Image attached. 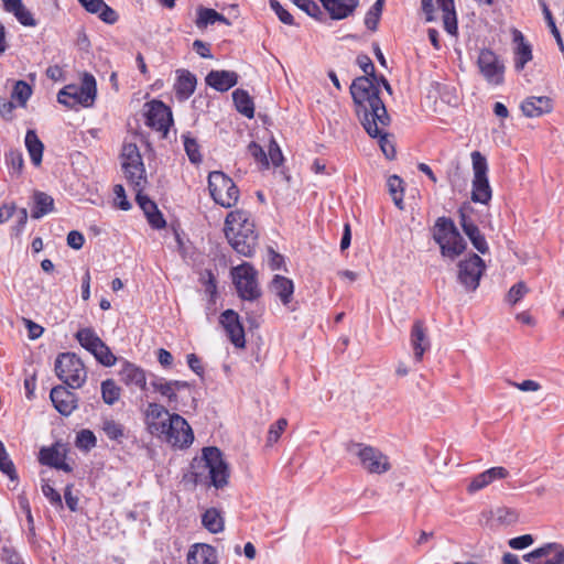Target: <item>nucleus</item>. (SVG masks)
<instances>
[{"label":"nucleus","instance_id":"f257e3e1","mask_svg":"<svg viewBox=\"0 0 564 564\" xmlns=\"http://www.w3.org/2000/svg\"><path fill=\"white\" fill-rule=\"evenodd\" d=\"M350 94L356 115L366 132L371 138H379L380 148L387 159H394V144L383 132L390 123V117L381 98L376 96L372 85L366 78H356L350 85Z\"/></svg>","mask_w":564,"mask_h":564},{"label":"nucleus","instance_id":"f03ea898","mask_svg":"<svg viewBox=\"0 0 564 564\" xmlns=\"http://www.w3.org/2000/svg\"><path fill=\"white\" fill-rule=\"evenodd\" d=\"M433 239L440 246L441 254L451 260L456 259L466 249V241L454 221L447 217L436 219L433 227Z\"/></svg>","mask_w":564,"mask_h":564},{"label":"nucleus","instance_id":"7ed1b4c3","mask_svg":"<svg viewBox=\"0 0 564 564\" xmlns=\"http://www.w3.org/2000/svg\"><path fill=\"white\" fill-rule=\"evenodd\" d=\"M347 453L356 457L359 465L369 474L381 475L391 469L389 457L379 448L358 442L346 444Z\"/></svg>","mask_w":564,"mask_h":564},{"label":"nucleus","instance_id":"20e7f679","mask_svg":"<svg viewBox=\"0 0 564 564\" xmlns=\"http://www.w3.org/2000/svg\"><path fill=\"white\" fill-rule=\"evenodd\" d=\"M97 84L95 77L84 73L80 86L67 85L57 95L59 104L74 108L77 105L90 107L96 98Z\"/></svg>","mask_w":564,"mask_h":564},{"label":"nucleus","instance_id":"39448f33","mask_svg":"<svg viewBox=\"0 0 564 564\" xmlns=\"http://www.w3.org/2000/svg\"><path fill=\"white\" fill-rule=\"evenodd\" d=\"M55 373L67 387L80 388L87 378L83 361L73 352L59 354L55 360Z\"/></svg>","mask_w":564,"mask_h":564},{"label":"nucleus","instance_id":"423d86ee","mask_svg":"<svg viewBox=\"0 0 564 564\" xmlns=\"http://www.w3.org/2000/svg\"><path fill=\"white\" fill-rule=\"evenodd\" d=\"M208 189L214 202L225 208L234 207L239 199V189L234 181L221 171L208 175Z\"/></svg>","mask_w":564,"mask_h":564},{"label":"nucleus","instance_id":"0eeeda50","mask_svg":"<svg viewBox=\"0 0 564 564\" xmlns=\"http://www.w3.org/2000/svg\"><path fill=\"white\" fill-rule=\"evenodd\" d=\"M121 167L131 186L145 187L148 180L142 156L134 143H124L121 150Z\"/></svg>","mask_w":564,"mask_h":564},{"label":"nucleus","instance_id":"6e6552de","mask_svg":"<svg viewBox=\"0 0 564 564\" xmlns=\"http://www.w3.org/2000/svg\"><path fill=\"white\" fill-rule=\"evenodd\" d=\"M231 276L238 295L242 300L254 301L261 296L258 283V271L249 262H243L231 269Z\"/></svg>","mask_w":564,"mask_h":564},{"label":"nucleus","instance_id":"1a4fd4ad","mask_svg":"<svg viewBox=\"0 0 564 564\" xmlns=\"http://www.w3.org/2000/svg\"><path fill=\"white\" fill-rule=\"evenodd\" d=\"M473 163V189L471 200L480 204H488L491 199L492 191L488 181V164L486 158L478 151L471 153Z\"/></svg>","mask_w":564,"mask_h":564},{"label":"nucleus","instance_id":"9d476101","mask_svg":"<svg viewBox=\"0 0 564 564\" xmlns=\"http://www.w3.org/2000/svg\"><path fill=\"white\" fill-rule=\"evenodd\" d=\"M165 431L158 435L173 447L187 448L194 441L193 430L187 421L177 413L169 415Z\"/></svg>","mask_w":564,"mask_h":564},{"label":"nucleus","instance_id":"9b49d317","mask_svg":"<svg viewBox=\"0 0 564 564\" xmlns=\"http://www.w3.org/2000/svg\"><path fill=\"white\" fill-rule=\"evenodd\" d=\"M75 337L80 346L93 354L101 365L111 367L116 364L117 358L93 328H82Z\"/></svg>","mask_w":564,"mask_h":564},{"label":"nucleus","instance_id":"f8f14e48","mask_svg":"<svg viewBox=\"0 0 564 564\" xmlns=\"http://www.w3.org/2000/svg\"><path fill=\"white\" fill-rule=\"evenodd\" d=\"M203 460L208 469L212 485L215 488H223L228 484L229 469L223 457V453L217 447H205L203 449Z\"/></svg>","mask_w":564,"mask_h":564},{"label":"nucleus","instance_id":"ddd939ff","mask_svg":"<svg viewBox=\"0 0 564 564\" xmlns=\"http://www.w3.org/2000/svg\"><path fill=\"white\" fill-rule=\"evenodd\" d=\"M484 260L476 253L458 263V281L467 291H475L485 271Z\"/></svg>","mask_w":564,"mask_h":564},{"label":"nucleus","instance_id":"4468645a","mask_svg":"<svg viewBox=\"0 0 564 564\" xmlns=\"http://www.w3.org/2000/svg\"><path fill=\"white\" fill-rule=\"evenodd\" d=\"M478 68L490 85H500L503 82L505 65L490 50H481L477 61Z\"/></svg>","mask_w":564,"mask_h":564},{"label":"nucleus","instance_id":"2eb2a0df","mask_svg":"<svg viewBox=\"0 0 564 564\" xmlns=\"http://www.w3.org/2000/svg\"><path fill=\"white\" fill-rule=\"evenodd\" d=\"M435 6L443 12L444 28L449 34H455L457 31L456 13L454 8V0H422V10L426 14L427 21H433V13Z\"/></svg>","mask_w":564,"mask_h":564},{"label":"nucleus","instance_id":"dca6fc26","mask_svg":"<svg viewBox=\"0 0 564 564\" xmlns=\"http://www.w3.org/2000/svg\"><path fill=\"white\" fill-rule=\"evenodd\" d=\"M169 415L171 414L164 405L155 402L149 403L144 411V423L149 433L155 436L163 433Z\"/></svg>","mask_w":564,"mask_h":564},{"label":"nucleus","instance_id":"f3484780","mask_svg":"<svg viewBox=\"0 0 564 564\" xmlns=\"http://www.w3.org/2000/svg\"><path fill=\"white\" fill-rule=\"evenodd\" d=\"M410 344L413 349L414 360L421 362L424 354L431 348L427 327L423 321H414L410 334Z\"/></svg>","mask_w":564,"mask_h":564},{"label":"nucleus","instance_id":"a211bd4d","mask_svg":"<svg viewBox=\"0 0 564 564\" xmlns=\"http://www.w3.org/2000/svg\"><path fill=\"white\" fill-rule=\"evenodd\" d=\"M172 123V113L162 101H152L147 112V124L156 131L167 132Z\"/></svg>","mask_w":564,"mask_h":564},{"label":"nucleus","instance_id":"6ab92c4d","mask_svg":"<svg viewBox=\"0 0 564 564\" xmlns=\"http://www.w3.org/2000/svg\"><path fill=\"white\" fill-rule=\"evenodd\" d=\"M220 324L224 326L230 341L237 348H243L246 345L245 330L239 322L238 314L232 310H227L220 315Z\"/></svg>","mask_w":564,"mask_h":564},{"label":"nucleus","instance_id":"aec40b11","mask_svg":"<svg viewBox=\"0 0 564 564\" xmlns=\"http://www.w3.org/2000/svg\"><path fill=\"white\" fill-rule=\"evenodd\" d=\"M225 235L230 246L241 256L252 257L258 245V235H242L235 229H225Z\"/></svg>","mask_w":564,"mask_h":564},{"label":"nucleus","instance_id":"412c9836","mask_svg":"<svg viewBox=\"0 0 564 564\" xmlns=\"http://www.w3.org/2000/svg\"><path fill=\"white\" fill-rule=\"evenodd\" d=\"M50 398L54 408L62 415H70L73 411L77 408V398L75 393H73L63 386L54 387L51 390Z\"/></svg>","mask_w":564,"mask_h":564},{"label":"nucleus","instance_id":"4be33fe9","mask_svg":"<svg viewBox=\"0 0 564 564\" xmlns=\"http://www.w3.org/2000/svg\"><path fill=\"white\" fill-rule=\"evenodd\" d=\"M151 386L153 387L154 391L159 392L162 397L167 399V404L172 409H176V403L178 402L177 392L189 388V384L186 381H166L163 378L153 380Z\"/></svg>","mask_w":564,"mask_h":564},{"label":"nucleus","instance_id":"5701e85b","mask_svg":"<svg viewBox=\"0 0 564 564\" xmlns=\"http://www.w3.org/2000/svg\"><path fill=\"white\" fill-rule=\"evenodd\" d=\"M509 476V471L501 466L491 467L478 475H476L469 482L467 491L474 494L489 486L491 482L498 479H505Z\"/></svg>","mask_w":564,"mask_h":564},{"label":"nucleus","instance_id":"b1692460","mask_svg":"<svg viewBox=\"0 0 564 564\" xmlns=\"http://www.w3.org/2000/svg\"><path fill=\"white\" fill-rule=\"evenodd\" d=\"M187 564H218L217 551L209 544L196 543L187 553Z\"/></svg>","mask_w":564,"mask_h":564},{"label":"nucleus","instance_id":"393cba45","mask_svg":"<svg viewBox=\"0 0 564 564\" xmlns=\"http://www.w3.org/2000/svg\"><path fill=\"white\" fill-rule=\"evenodd\" d=\"M232 228L242 235H258L254 229V224L249 215L243 210L230 212L225 220V229Z\"/></svg>","mask_w":564,"mask_h":564},{"label":"nucleus","instance_id":"a878e982","mask_svg":"<svg viewBox=\"0 0 564 564\" xmlns=\"http://www.w3.org/2000/svg\"><path fill=\"white\" fill-rule=\"evenodd\" d=\"M334 20L345 19L354 13L359 0H319Z\"/></svg>","mask_w":564,"mask_h":564},{"label":"nucleus","instance_id":"bb28decb","mask_svg":"<svg viewBox=\"0 0 564 564\" xmlns=\"http://www.w3.org/2000/svg\"><path fill=\"white\" fill-rule=\"evenodd\" d=\"M512 39L514 47V67L517 70H522L528 62L532 59L531 45L525 42L523 34L517 30H512Z\"/></svg>","mask_w":564,"mask_h":564},{"label":"nucleus","instance_id":"cd10ccee","mask_svg":"<svg viewBox=\"0 0 564 564\" xmlns=\"http://www.w3.org/2000/svg\"><path fill=\"white\" fill-rule=\"evenodd\" d=\"M269 290L279 297L284 306H288L293 297L294 284L291 279L275 274L269 285Z\"/></svg>","mask_w":564,"mask_h":564},{"label":"nucleus","instance_id":"c85d7f7f","mask_svg":"<svg viewBox=\"0 0 564 564\" xmlns=\"http://www.w3.org/2000/svg\"><path fill=\"white\" fill-rule=\"evenodd\" d=\"M238 82V75L231 70H212L206 77V84L218 91H227Z\"/></svg>","mask_w":564,"mask_h":564},{"label":"nucleus","instance_id":"c756f323","mask_svg":"<svg viewBox=\"0 0 564 564\" xmlns=\"http://www.w3.org/2000/svg\"><path fill=\"white\" fill-rule=\"evenodd\" d=\"M177 79L174 85L175 95L183 101L189 98L196 88V77L187 69H177Z\"/></svg>","mask_w":564,"mask_h":564},{"label":"nucleus","instance_id":"7c9ffc66","mask_svg":"<svg viewBox=\"0 0 564 564\" xmlns=\"http://www.w3.org/2000/svg\"><path fill=\"white\" fill-rule=\"evenodd\" d=\"M521 109L524 116L529 118L539 117L552 110V101L549 97H529L522 105Z\"/></svg>","mask_w":564,"mask_h":564},{"label":"nucleus","instance_id":"2f4dec72","mask_svg":"<svg viewBox=\"0 0 564 564\" xmlns=\"http://www.w3.org/2000/svg\"><path fill=\"white\" fill-rule=\"evenodd\" d=\"M3 9L13 13L17 20L25 26H35L36 21L32 13L25 8L22 0H2Z\"/></svg>","mask_w":564,"mask_h":564},{"label":"nucleus","instance_id":"473e14b6","mask_svg":"<svg viewBox=\"0 0 564 564\" xmlns=\"http://www.w3.org/2000/svg\"><path fill=\"white\" fill-rule=\"evenodd\" d=\"M121 380L130 387L144 389L147 378L144 371L133 364L127 362L120 371Z\"/></svg>","mask_w":564,"mask_h":564},{"label":"nucleus","instance_id":"72a5a7b5","mask_svg":"<svg viewBox=\"0 0 564 564\" xmlns=\"http://www.w3.org/2000/svg\"><path fill=\"white\" fill-rule=\"evenodd\" d=\"M232 99L238 112L251 119L254 116V104L250 95L245 89H236L232 93Z\"/></svg>","mask_w":564,"mask_h":564},{"label":"nucleus","instance_id":"f704fd0d","mask_svg":"<svg viewBox=\"0 0 564 564\" xmlns=\"http://www.w3.org/2000/svg\"><path fill=\"white\" fill-rule=\"evenodd\" d=\"M25 147L34 165H40L44 145L34 130H28L25 134Z\"/></svg>","mask_w":564,"mask_h":564},{"label":"nucleus","instance_id":"c9c22d12","mask_svg":"<svg viewBox=\"0 0 564 564\" xmlns=\"http://www.w3.org/2000/svg\"><path fill=\"white\" fill-rule=\"evenodd\" d=\"M357 64L365 73V75L360 76L359 78H366L372 85L376 96L380 97L379 96L380 90L378 88V85H376L378 76L376 75V69H375V65H373L372 61L367 55H359L357 57Z\"/></svg>","mask_w":564,"mask_h":564},{"label":"nucleus","instance_id":"e433bc0d","mask_svg":"<svg viewBox=\"0 0 564 564\" xmlns=\"http://www.w3.org/2000/svg\"><path fill=\"white\" fill-rule=\"evenodd\" d=\"M202 522L203 525L212 533H218L224 530V519L220 512L215 508H210L205 511L202 517Z\"/></svg>","mask_w":564,"mask_h":564},{"label":"nucleus","instance_id":"4c0bfd02","mask_svg":"<svg viewBox=\"0 0 564 564\" xmlns=\"http://www.w3.org/2000/svg\"><path fill=\"white\" fill-rule=\"evenodd\" d=\"M34 203L35 206L32 210V218L39 219L52 210L54 200L50 195L37 192L34 194Z\"/></svg>","mask_w":564,"mask_h":564},{"label":"nucleus","instance_id":"58836bf2","mask_svg":"<svg viewBox=\"0 0 564 564\" xmlns=\"http://www.w3.org/2000/svg\"><path fill=\"white\" fill-rule=\"evenodd\" d=\"M121 394L120 388L112 379H107L101 382V397L106 404H115Z\"/></svg>","mask_w":564,"mask_h":564},{"label":"nucleus","instance_id":"ea45409f","mask_svg":"<svg viewBox=\"0 0 564 564\" xmlns=\"http://www.w3.org/2000/svg\"><path fill=\"white\" fill-rule=\"evenodd\" d=\"M403 181L398 175H391L388 178V188L394 205L403 209Z\"/></svg>","mask_w":564,"mask_h":564},{"label":"nucleus","instance_id":"a19ab883","mask_svg":"<svg viewBox=\"0 0 564 564\" xmlns=\"http://www.w3.org/2000/svg\"><path fill=\"white\" fill-rule=\"evenodd\" d=\"M465 234L469 238L470 242L473 243L474 248L477 251H479L482 254L489 251L485 236L480 232L479 228L476 225L467 226Z\"/></svg>","mask_w":564,"mask_h":564},{"label":"nucleus","instance_id":"79ce46f5","mask_svg":"<svg viewBox=\"0 0 564 564\" xmlns=\"http://www.w3.org/2000/svg\"><path fill=\"white\" fill-rule=\"evenodd\" d=\"M59 446L43 447L40 451V462L42 465L55 467L56 464L63 458Z\"/></svg>","mask_w":564,"mask_h":564},{"label":"nucleus","instance_id":"37998d69","mask_svg":"<svg viewBox=\"0 0 564 564\" xmlns=\"http://www.w3.org/2000/svg\"><path fill=\"white\" fill-rule=\"evenodd\" d=\"M0 470L11 480L18 479L13 462L10 459L3 443L0 441Z\"/></svg>","mask_w":564,"mask_h":564},{"label":"nucleus","instance_id":"c03bdc74","mask_svg":"<svg viewBox=\"0 0 564 564\" xmlns=\"http://www.w3.org/2000/svg\"><path fill=\"white\" fill-rule=\"evenodd\" d=\"M529 293V288L523 281L512 285L506 294L505 301L511 306H514L521 299Z\"/></svg>","mask_w":564,"mask_h":564},{"label":"nucleus","instance_id":"a18cd8bd","mask_svg":"<svg viewBox=\"0 0 564 564\" xmlns=\"http://www.w3.org/2000/svg\"><path fill=\"white\" fill-rule=\"evenodd\" d=\"M102 431L110 440L119 441L124 435L123 425L112 419H105L102 421Z\"/></svg>","mask_w":564,"mask_h":564},{"label":"nucleus","instance_id":"49530a36","mask_svg":"<svg viewBox=\"0 0 564 564\" xmlns=\"http://www.w3.org/2000/svg\"><path fill=\"white\" fill-rule=\"evenodd\" d=\"M383 2L384 0H377L366 14L365 24L371 31H375L378 26V22L382 13Z\"/></svg>","mask_w":564,"mask_h":564},{"label":"nucleus","instance_id":"de8ad7c7","mask_svg":"<svg viewBox=\"0 0 564 564\" xmlns=\"http://www.w3.org/2000/svg\"><path fill=\"white\" fill-rule=\"evenodd\" d=\"M544 549H547V556L551 558L543 564H564V546L562 544L550 542L544 544Z\"/></svg>","mask_w":564,"mask_h":564},{"label":"nucleus","instance_id":"09e8293b","mask_svg":"<svg viewBox=\"0 0 564 564\" xmlns=\"http://www.w3.org/2000/svg\"><path fill=\"white\" fill-rule=\"evenodd\" d=\"M135 192V199L141 209L144 212L145 216L154 213L158 209L156 204L151 200L147 195L143 194L145 187L138 188L137 186H132Z\"/></svg>","mask_w":564,"mask_h":564},{"label":"nucleus","instance_id":"8fccbe9b","mask_svg":"<svg viewBox=\"0 0 564 564\" xmlns=\"http://www.w3.org/2000/svg\"><path fill=\"white\" fill-rule=\"evenodd\" d=\"M32 94V89L29 84L23 80H19L15 83L11 97L17 99L20 106H25L28 99Z\"/></svg>","mask_w":564,"mask_h":564},{"label":"nucleus","instance_id":"3c124183","mask_svg":"<svg viewBox=\"0 0 564 564\" xmlns=\"http://www.w3.org/2000/svg\"><path fill=\"white\" fill-rule=\"evenodd\" d=\"M184 139V149L185 152L192 163H199L202 161V155L199 152V145L194 138L189 135H183Z\"/></svg>","mask_w":564,"mask_h":564},{"label":"nucleus","instance_id":"603ef678","mask_svg":"<svg viewBox=\"0 0 564 564\" xmlns=\"http://www.w3.org/2000/svg\"><path fill=\"white\" fill-rule=\"evenodd\" d=\"M76 446L78 448L89 451L96 446V436L89 430H82L76 437Z\"/></svg>","mask_w":564,"mask_h":564},{"label":"nucleus","instance_id":"864d4df0","mask_svg":"<svg viewBox=\"0 0 564 564\" xmlns=\"http://www.w3.org/2000/svg\"><path fill=\"white\" fill-rule=\"evenodd\" d=\"M216 10L208 8H199L197 12L196 25L198 29L206 28L215 23Z\"/></svg>","mask_w":564,"mask_h":564},{"label":"nucleus","instance_id":"5fc2aeb1","mask_svg":"<svg viewBox=\"0 0 564 564\" xmlns=\"http://www.w3.org/2000/svg\"><path fill=\"white\" fill-rule=\"evenodd\" d=\"M286 426L288 421L283 417L279 419L273 425H271L268 432V445L276 443Z\"/></svg>","mask_w":564,"mask_h":564},{"label":"nucleus","instance_id":"6e6d98bb","mask_svg":"<svg viewBox=\"0 0 564 564\" xmlns=\"http://www.w3.org/2000/svg\"><path fill=\"white\" fill-rule=\"evenodd\" d=\"M270 7L284 24L292 25L294 23L292 14L285 10L278 0H270Z\"/></svg>","mask_w":564,"mask_h":564},{"label":"nucleus","instance_id":"4d7b16f0","mask_svg":"<svg viewBox=\"0 0 564 564\" xmlns=\"http://www.w3.org/2000/svg\"><path fill=\"white\" fill-rule=\"evenodd\" d=\"M543 11H544V15H545L546 23H547V25H549V28H550V30H551V32H552L553 36H554V37H555V40H556V43H557V45H558V48H560V51H561L562 53H564V42H563V40H562V36H561V34H560L558 29H557V28H556V25H555V22H554V20H553L552 14H551L550 10H549L546 7H544V10H543Z\"/></svg>","mask_w":564,"mask_h":564},{"label":"nucleus","instance_id":"13d9d810","mask_svg":"<svg viewBox=\"0 0 564 564\" xmlns=\"http://www.w3.org/2000/svg\"><path fill=\"white\" fill-rule=\"evenodd\" d=\"M534 543L531 534H523L521 536L512 538L508 541V545L513 550H523Z\"/></svg>","mask_w":564,"mask_h":564},{"label":"nucleus","instance_id":"bf43d9fd","mask_svg":"<svg viewBox=\"0 0 564 564\" xmlns=\"http://www.w3.org/2000/svg\"><path fill=\"white\" fill-rule=\"evenodd\" d=\"M115 204L118 208L122 210H129L131 208V204L127 199L126 192L122 185L118 184L115 186Z\"/></svg>","mask_w":564,"mask_h":564},{"label":"nucleus","instance_id":"052dcab7","mask_svg":"<svg viewBox=\"0 0 564 564\" xmlns=\"http://www.w3.org/2000/svg\"><path fill=\"white\" fill-rule=\"evenodd\" d=\"M43 495L50 500V502L57 508H63L62 497L61 495L48 484H44L42 486Z\"/></svg>","mask_w":564,"mask_h":564},{"label":"nucleus","instance_id":"680f3d73","mask_svg":"<svg viewBox=\"0 0 564 564\" xmlns=\"http://www.w3.org/2000/svg\"><path fill=\"white\" fill-rule=\"evenodd\" d=\"M496 514L497 520L503 524H511L518 519L517 512L509 508H499Z\"/></svg>","mask_w":564,"mask_h":564},{"label":"nucleus","instance_id":"e2e57ef3","mask_svg":"<svg viewBox=\"0 0 564 564\" xmlns=\"http://www.w3.org/2000/svg\"><path fill=\"white\" fill-rule=\"evenodd\" d=\"M7 163L11 166V169L19 173L23 166V158L21 152L19 151H10L6 155Z\"/></svg>","mask_w":564,"mask_h":564},{"label":"nucleus","instance_id":"0e129e2a","mask_svg":"<svg viewBox=\"0 0 564 564\" xmlns=\"http://www.w3.org/2000/svg\"><path fill=\"white\" fill-rule=\"evenodd\" d=\"M269 158L274 166H279L283 162L282 151L274 140H271L269 145Z\"/></svg>","mask_w":564,"mask_h":564},{"label":"nucleus","instance_id":"69168bd1","mask_svg":"<svg viewBox=\"0 0 564 564\" xmlns=\"http://www.w3.org/2000/svg\"><path fill=\"white\" fill-rule=\"evenodd\" d=\"M295 6L305 11L308 15L315 17L319 13L318 6L312 0H292Z\"/></svg>","mask_w":564,"mask_h":564},{"label":"nucleus","instance_id":"338daca9","mask_svg":"<svg viewBox=\"0 0 564 564\" xmlns=\"http://www.w3.org/2000/svg\"><path fill=\"white\" fill-rule=\"evenodd\" d=\"M78 2L85 8L86 11L93 14H99L102 8L106 6L104 0H78Z\"/></svg>","mask_w":564,"mask_h":564},{"label":"nucleus","instance_id":"774afa93","mask_svg":"<svg viewBox=\"0 0 564 564\" xmlns=\"http://www.w3.org/2000/svg\"><path fill=\"white\" fill-rule=\"evenodd\" d=\"M98 17L101 21H104L105 23H108V24H115L119 19L118 13L112 8H110L107 3L102 8V10L98 14Z\"/></svg>","mask_w":564,"mask_h":564}]
</instances>
